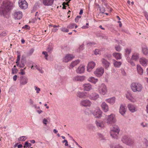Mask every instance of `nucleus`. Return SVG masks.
Instances as JSON below:
<instances>
[{"mask_svg": "<svg viewBox=\"0 0 148 148\" xmlns=\"http://www.w3.org/2000/svg\"><path fill=\"white\" fill-rule=\"evenodd\" d=\"M121 141L123 143L130 146H133L134 143V139L128 136H123L121 138Z\"/></svg>", "mask_w": 148, "mask_h": 148, "instance_id": "3", "label": "nucleus"}, {"mask_svg": "<svg viewBox=\"0 0 148 148\" xmlns=\"http://www.w3.org/2000/svg\"><path fill=\"white\" fill-rule=\"evenodd\" d=\"M33 106L34 107L35 109H40V107L39 106H37L36 105V104L33 105Z\"/></svg>", "mask_w": 148, "mask_h": 148, "instance_id": "64", "label": "nucleus"}, {"mask_svg": "<svg viewBox=\"0 0 148 148\" xmlns=\"http://www.w3.org/2000/svg\"><path fill=\"white\" fill-rule=\"evenodd\" d=\"M127 107L129 110L131 112L133 113L137 111V109L136 107L132 104H129L127 105Z\"/></svg>", "mask_w": 148, "mask_h": 148, "instance_id": "30", "label": "nucleus"}, {"mask_svg": "<svg viewBox=\"0 0 148 148\" xmlns=\"http://www.w3.org/2000/svg\"><path fill=\"white\" fill-rule=\"evenodd\" d=\"M47 122V119L44 118L43 119L42 121V123L46 125Z\"/></svg>", "mask_w": 148, "mask_h": 148, "instance_id": "55", "label": "nucleus"}, {"mask_svg": "<svg viewBox=\"0 0 148 148\" xmlns=\"http://www.w3.org/2000/svg\"><path fill=\"white\" fill-rule=\"evenodd\" d=\"M88 127L90 129H93L95 128V126L92 124H90L88 125Z\"/></svg>", "mask_w": 148, "mask_h": 148, "instance_id": "53", "label": "nucleus"}, {"mask_svg": "<svg viewBox=\"0 0 148 148\" xmlns=\"http://www.w3.org/2000/svg\"><path fill=\"white\" fill-rule=\"evenodd\" d=\"M101 109L105 112H107L109 111V106L105 102H103L101 105Z\"/></svg>", "mask_w": 148, "mask_h": 148, "instance_id": "20", "label": "nucleus"}, {"mask_svg": "<svg viewBox=\"0 0 148 148\" xmlns=\"http://www.w3.org/2000/svg\"><path fill=\"white\" fill-rule=\"evenodd\" d=\"M29 28V27L27 25H25L24 26L22 27V28L28 29Z\"/></svg>", "mask_w": 148, "mask_h": 148, "instance_id": "63", "label": "nucleus"}, {"mask_svg": "<svg viewBox=\"0 0 148 148\" xmlns=\"http://www.w3.org/2000/svg\"><path fill=\"white\" fill-rule=\"evenodd\" d=\"M115 48L116 50L117 51L119 52L121 50V47L119 45L115 46Z\"/></svg>", "mask_w": 148, "mask_h": 148, "instance_id": "49", "label": "nucleus"}, {"mask_svg": "<svg viewBox=\"0 0 148 148\" xmlns=\"http://www.w3.org/2000/svg\"><path fill=\"white\" fill-rule=\"evenodd\" d=\"M92 104L91 102L88 99H82L80 102L81 106L85 107H90Z\"/></svg>", "mask_w": 148, "mask_h": 148, "instance_id": "11", "label": "nucleus"}, {"mask_svg": "<svg viewBox=\"0 0 148 148\" xmlns=\"http://www.w3.org/2000/svg\"><path fill=\"white\" fill-rule=\"evenodd\" d=\"M61 30L62 31L65 32H68L69 31V29L65 27H62Z\"/></svg>", "mask_w": 148, "mask_h": 148, "instance_id": "51", "label": "nucleus"}, {"mask_svg": "<svg viewBox=\"0 0 148 148\" xmlns=\"http://www.w3.org/2000/svg\"><path fill=\"white\" fill-rule=\"evenodd\" d=\"M80 60H77L71 62L70 64L69 69H73L75 66L77 65L80 62Z\"/></svg>", "mask_w": 148, "mask_h": 148, "instance_id": "27", "label": "nucleus"}, {"mask_svg": "<svg viewBox=\"0 0 148 148\" xmlns=\"http://www.w3.org/2000/svg\"><path fill=\"white\" fill-rule=\"evenodd\" d=\"M104 69L101 67L98 68L94 72V73L97 77H100L103 75Z\"/></svg>", "mask_w": 148, "mask_h": 148, "instance_id": "10", "label": "nucleus"}, {"mask_svg": "<svg viewBox=\"0 0 148 148\" xmlns=\"http://www.w3.org/2000/svg\"><path fill=\"white\" fill-rule=\"evenodd\" d=\"M75 25V23H71L67 27L69 29H72L74 28Z\"/></svg>", "mask_w": 148, "mask_h": 148, "instance_id": "47", "label": "nucleus"}, {"mask_svg": "<svg viewBox=\"0 0 148 148\" xmlns=\"http://www.w3.org/2000/svg\"><path fill=\"white\" fill-rule=\"evenodd\" d=\"M103 66L106 68H107L110 65V63L106 60L102 58L101 60Z\"/></svg>", "mask_w": 148, "mask_h": 148, "instance_id": "33", "label": "nucleus"}, {"mask_svg": "<svg viewBox=\"0 0 148 148\" xmlns=\"http://www.w3.org/2000/svg\"><path fill=\"white\" fill-rule=\"evenodd\" d=\"M38 12H36V13H35V18L34 19H33V21H34V22L35 21H36V16H38Z\"/></svg>", "mask_w": 148, "mask_h": 148, "instance_id": "61", "label": "nucleus"}, {"mask_svg": "<svg viewBox=\"0 0 148 148\" xmlns=\"http://www.w3.org/2000/svg\"><path fill=\"white\" fill-rule=\"evenodd\" d=\"M126 111V106L125 104H121L120 105L119 112L122 115L124 116L125 114Z\"/></svg>", "mask_w": 148, "mask_h": 148, "instance_id": "19", "label": "nucleus"}, {"mask_svg": "<svg viewBox=\"0 0 148 148\" xmlns=\"http://www.w3.org/2000/svg\"><path fill=\"white\" fill-rule=\"evenodd\" d=\"M87 80L88 82L95 84L98 82V79L94 77H90L88 78Z\"/></svg>", "mask_w": 148, "mask_h": 148, "instance_id": "35", "label": "nucleus"}, {"mask_svg": "<svg viewBox=\"0 0 148 148\" xmlns=\"http://www.w3.org/2000/svg\"><path fill=\"white\" fill-rule=\"evenodd\" d=\"M136 69L137 72L138 74L140 75H142L143 74V70L140 65L138 64L137 65Z\"/></svg>", "mask_w": 148, "mask_h": 148, "instance_id": "34", "label": "nucleus"}, {"mask_svg": "<svg viewBox=\"0 0 148 148\" xmlns=\"http://www.w3.org/2000/svg\"><path fill=\"white\" fill-rule=\"evenodd\" d=\"M17 56L16 62V65L17 66L20 68H23L25 66L24 60L22 58L21 62H20V60L21 58V54L18 51H17Z\"/></svg>", "mask_w": 148, "mask_h": 148, "instance_id": "7", "label": "nucleus"}, {"mask_svg": "<svg viewBox=\"0 0 148 148\" xmlns=\"http://www.w3.org/2000/svg\"><path fill=\"white\" fill-rule=\"evenodd\" d=\"M142 52L145 56L148 55V47L146 45H143L142 47Z\"/></svg>", "mask_w": 148, "mask_h": 148, "instance_id": "32", "label": "nucleus"}, {"mask_svg": "<svg viewBox=\"0 0 148 148\" xmlns=\"http://www.w3.org/2000/svg\"><path fill=\"white\" fill-rule=\"evenodd\" d=\"M23 16V13L21 11L16 10L14 14V17L15 19H20Z\"/></svg>", "mask_w": 148, "mask_h": 148, "instance_id": "15", "label": "nucleus"}, {"mask_svg": "<svg viewBox=\"0 0 148 148\" xmlns=\"http://www.w3.org/2000/svg\"><path fill=\"white\" fill-rule=\"evenodd\" d=\"M116 98L115 97H112L105 100L106 101L111 105H113L116 101Z\"/></svg>", "mask_w": 148, "mask_h": 148, "instance_id": "29", "label": "nucleus"}, {"mask_svg": "<svg viewBox=\"0 0 148 148\" xmlns=\"http://www.w3.org/2000/svg\"><path fill=\"white\" fill-rule=\"evenodd\" d=\"M12 72L13 74L15 73L17 71V70L16 68V66L14 65L13 68L12 69Z\"/></svg>", "mask_w": 148, "mask_h": 148, "instance_id": "46", "label": "nucleus"}, {"mask_svg": "<svg viewBox=\"0 0 148 148\" xmlns=\"http://www.w3.org/2000/svg\"><path fill=\"white\" fill-rule=\"evenodd\" d=\"M31 144L30 143H28L27 142H26L25 143L24 147L25 148L28 147H31Z\"/></svg>", "mask_w": 148, "mask_h": 148, "instance_id": "48", "label": "nucleus"}, {"mask_svg": "<svg viewBox=\"0 0 148 148\" xmlns=\"http://www.w3.org/2000/svg\"><path fill=\"white\" fill-rule=\"evenodd\" d=\"M85 66L83 64L79 65L76 70V72L78 74H82L84 72Z\"/></svg>", "mask_w": 148, "mask_h": 148, "instance_id": "17", "label": "nucleus"}, {"mask_svg": "<svg viewBox=\"0 0 148 148\" xmlns=\"http://www.w3.org/2000/svg\"><path fill=\"white\" fill-rule=\"evenodd\" d=\"M74 58V56L71 54H67L63 58L62 62H67L73 59Z\"/></svg>", "mask_w": 148, "mask_h": 148, "instance_id": "14", "label": "nucleus"}, {"mask_svg": "<svg viewBox=\"0 0 148 148\" xmlns=\"http://www.w3.org/2000/svg\"><path fill=\"white\" fill-rule=\"evenodd\" d=\"M3 5L0 8V15L5 16L8 12L12 9V3L9 1H4Z\"/></svg>", "mask_w": 148, "mask_h": 148, "instance_id": "1", "label": "nucleus"}, {"mask_svg": "<svg viewBox=\"0 0 148 148\" xmlns=\"http://www.w3.org/2000/svg\"><path fill=\"white\" fill-rule=\"evenodd\" d=\"M110 148H123V147L119 144L115 145L111 144L110 145Z\"/></svg>", "mask_w": 148, "mask_h": 148, "instance_id": "40", "label": "nucleus"}, {"mask_svg": "<svg viewBox=\"0 0 148 148\" xmlns=\"http://www.w3.org/2000/svg\"><path fill=\"white\" fill-rule=\"evenodd\" d=\"M53 49V45L52 44H51L49 45L47 48V51L49 53L52 52Z\"/></svg>", "mask_w": 148, "mask_h": 148, "instance_id": "39", "label": "nucleus"}, {"mask_svg": "<svg viewBox=\"0 0 148 148\" xmlns=\"http://www.w3.org/2000/svg\"><path fill=\"white\" fill-rule=\"evenodd\" d=\"M98 137L101 140H106V138L104 136V135L100 133H98L97 134Z\"/></svg>", "mask_w": 148, "mask_h": 148, "instance_id": "41", "label": "nucleus"}, {"mask_svg": "<svg viewBox=\"0 0 148 148\" xmlns=\"http://www.w3.org/2000/svg\"><path fill=\"white\" fill-rule=\"evenodd\" d=\"M98 90L100 95H104L107 94L108 89L106 85L104 83H102L99 85Z\"/></svg>", "mask_w": 148, "mask_h": 148, "instance_id": "6", "label": "nucleus"}, {"mask_svg": "<svg viewBox=\"0 0 148 148\" xmlns=\"http://www.w3.org/2000/svg\"><path fill=\"white\" fill-rule=\"evenodd\" d=\"M144 13L146 18L148 21V14L145 11Z\"/></svg>", "mask_w": 148, "mask_h": 148, "instance_id": "57", "label": "nucleus"}, {"mask_svg": "<svg viewBox=\"0 0 148 148\" xmlns=\"http://www.w3.org/2000/svg\"><path fill=\"white\" fill-rule=\"evenodd\" d=\"M141 125L143 127H146L148 126V124L142 122L141 123Z\"/></svg>", "mask_w": 148, "mask_h": 148, "instance_id": "52", "label": "nucleus"}, {"mask_svg": "<svg viewBox=\"0 0 148 148\" xmlns=\"http://www.w3.org/2000/svg\"><path fill=\"white\" fill-rule=\"evenodd\" d=\"M28 79L27 77H24L22 76L21 78L20 81V86H22L27 84L28 82Z\"/></svg>", "mask_w": 148, "mask_h": 148, "instance_id": "25", "label": "nucleus"}, {"mask_svg": "<svg viewBox=\"0 0 148 148\" xmlns=\"http://www.w3.org/2000/svg\"><path fill=\"white\" fill-rule=\"evenodd\" d=\"M121 72L122 74L123 75H125L126 74V73L125 70L123 69H121Z\"/></svg>", "mask_w": 148, "mask_h": 148, "instance_id": "60", "label": "nucleus"}, {"mask_svg": "<svg viewBox=\"0 0 148 148\" xmlns=\"http://www.w3.org/2000/svg\"><path fill=\"white\" fill-rule=\"evenodd\" d=\"M65 143V146H68V142L66 140H64L63 141H62V143Z\"/></svg>", "mask_w": 148, "mask_h": 148, "instance_id": "59", "label": "nucleus"}, {"mask_svg": "<svg viewBox=\"0 0 148 148\" xmlns=\"http://www.w3.org/2000/svg\"><path fill=\"white\" fill-rule=\"evenodd\" d=\"M102 111L99 108H97L92 112V114L95 118H100L102 116Z\"/></svg>", "mask_w": 148, "mask_h": 148, "instance_id": "9", "label": "nucleus"}, {"mask_svg": "<svg viewBox=\"0 0 148 148\" xmlns=\"http://www.w3.org/2000/svg\"><path fill=\"white\" fill-rule=\"evenodd\" d=\"M42 53L45 55V59L46 60H48L47 57L48 56V55L47 52L46 51H44L42 52Z\"/></svg>", "mask_w": 148, "mask_h": 148, "instance_id": "50", "label": "nucleus"}, {"mask_svg": "<svg viewBox=\"0 0 148 148\" xmlns=\"http://www.w3.org/2000/svg\"><path fill=\"white\" fill-rule=\"evenodd\" d=\"M132 51V49L130 48H127L125 49L124 55L125 57L126 58L128 62L130 63L132 66H134L135 64L134 62L131 60L129 56L130 54L131 53Z\"/></svg>", "mask_w": 148, "mask_h": 148, "instance_id": "5", "label": "nucleus"}, {"mask_svg": "<svg viewBox=\"0 0 148 148\" xmlns=\"http://www.w3.org/2000/svg\"><path fill=\"white\" fill-rule=\"evenodd\" d=\"M95 66L96 63L95 62L93 61L89 62L87 66V71L88 72H91L95 67Z\"/></svg>", "mask_w": 148, "mask_h": 148, "instance_id": "12", "label": "nucleus"}, {"mask_svg": "<svg viewBox=\"0 0 148 148\" xmlns=\"http://www.w3.org/2000/svg\"><path fill=\"white\" fill-rule=\"evenodd\" d=\"M106 122L108 125H112L115 123L116 121L115 114H111L106 116Z\"/></svg>", "mask_w": 148, "mask_h": 148, "instance_id": "4", "label": "nucleus"}, {"mask_svg": "<svg viewBox=\"0 0 148 148\" xmlns=\"http://www.w3.org/2000/svg\"><path fill=\"white\" fill-rule=\"evenodd\" d=\"M131 88L134 92H140L143 88L142 85L137 82H133L130 85Z\"/></svg>", "mask_w": 148, "mask_h": 148, "instance_id": "2", "label": "nucleus"}, {"mask_svg": "<svg viewBox=\"0 0 148 148\" xmlns=\"http://www.w3.org/2000/svg\"><path fill=\"white\" fill-rule=\"evenodd\" d=\"M85 79V77L84 76L77 75L73 78V80L75 82H82Z\"/></svg>", "mask_w": 148, "mask_h": 148, "instance_id": "22", "label": "nucleus"}, {"mask_svg": "<svg viewBox=\"0 0 148 148\" xmlns=\"http://www.w3.org/2000/svg\"><path fill=\"white\" fill-rule=\"evenodd\" d=\"M35 68L38 70L41 73H43L42 69L40 67L36 65L35 66Z\"/></svg>", "mask_w": 148, "mask_h": 148, "instance_id": "45", "label": "nucleus"}, {"mask_svg": "<svg viewBox=\"0 0 148 148\" xmlns=\"http://www.w3.org/2000/svg\"><path fill=\"white\" fill-rule=\"evenodd\" d=\"M29 102L30 105H33L34 103L33 101L31 99H29Z\"/></svg>", "mask_w": 148, "mask_h": 148, "instance_id": "58", "label": "nucleus"}, {"mask_svg": "<svg viewBox=\"0 0 148 148\" xmlns=\"http://www.w3.org/2000/svg\"><path fill=\"white\" fill-rule=\"evenodd\" d=\"M144 142H145V145L146 146H148V141L146 139H144Z\"/></svg>", "mask_w": 148, "mask_h": 148, "instance_id": "62", "label": "nucleus"}, {"mask_svg": "<svg viewBox=\"0 0 148 148\" xmlns=\"http://www.w3.org/2000/svg\"><path fill=\"white\" fill-rule=\"evenodd\" d=\"M99 97V95L96 92L92 93L88 96V97L90 100L94 101H95Z\"/></svg>", "mask_w": 148, "mask_h": 148, "instance_id": "18", "label": "nucleus"}, {"mask_svg": "<svg viewBox=\"0 0 148 148\" xmlns=\"http://www.w3.org/2000/svg\"><path fill=\"white\" fill-rule=\"evenodd\" d=\"M18 3L19 7L22 9H26L28 7V4L25 0H19Z\"/></svg>", "mask_w": 148, "mask_h": 148, "instance_id": "13", "label": "nucleus"}, {"mask_svg": "<svg viewBox=\"0 0 148 148\" xmlns=\"http://www.w3.org/2000/svg\"><path fill=\"white\" fill-rule=\"evenodd\" d=\"M120 131L119 127L117 125H113L112 127L110 129V132H116L117 134L119 133Z\"/></svg>", "mask_w": 148, "mask_h": 148, "instance_id": "31", "label": "nucleus"}, {"mask_svg": "<svg viewBox=\"0 0 148 148\" xmlns=\"http://www.w3.org/2000/svg\"><path fill=\"white\" fill-rule=\"evenodd\" d=\"M81 17V16H77L75 19V22H78L79 20V19Z\"/></svg>", "mask_w": 148, "mask_h": 148, "instance_id": "54", "label": "nucleus"}, {"mask_svg": "<svg viewBox=\"0 0 148 148\" xmlns=\"http://www.w3.org/2000/svg\"><path fill=\"white\" fill-rule=\"evenodd\" d=\"M34 51V49H30L28 53V54L29 55H31Z\"/></svg>", "mask_w": 148, "mask_h": 148, "instance_id": "56", "label": "nucleus"}, {"mask_svg": "<svg viewBox=\"0 0 148 148\" xmlns=\"http://www.w3.org/2000/svg\"><path fill=\"white\" fill-rule=\"evenodd\" d=\"M113 60L114 61V65L116 67L119 68L122 64V62H118L115 60Z\"/></svg>", "mask_w": 148, "mask_h": 148, "instance_id": "38", "label": "nucleus"}, {"mask_svg": "<svg viewBox=\"0 0 148 148\" xmlns=\"http://www.w3.org/2000/svg\"><path fill=\"white\" fill-rule=\"evenodd\" d=\"M27 136H22L19 137L18 138V140L19 141H24L27 138Z\"/></svg>", "mask_w": 148, "mask_h": 148, "instance_id": "42", "label": "nucleus"}, {"mask_svg": "<svg viewBox=\"0 0 148 148\" xmlns=\"http://www.w3.org/2000/svg\"><path fill=\"white\" fill-rule=\"evenodd\" d=\"M34 88L35 90L36 91V93L37 94H38L40 92V89L37 86H34Z\"/></svg>", "mask_w": 148, "mask_h": 148, "instance_id": "44", "label": "nucleus"}, {"mask_svg": "<svg viewBox=\"0 0 148 148\" xmlns=\"http://www.w3.org/2000/svg\"><path fill=\"white\" fill-rule=\"evenodd\" d=\"M139 61L140 64L144 66H146L148 63V60L144 57L140 58L139 59Z\"/></svg>", "mask_w": 148, "mask_h": 148, "instance_id": "21", "label": "nucleus"}, {"mask_svg": "<svg viewBox=\"0 0 148 148\" xmlns=\"http://www.w3.org/2000/svg\"><path fill=\"white\" fill-rule=\"evenodd\" d=\"M94 52L95 55H100L101 53L100 50L99 49H96Z\"/></svg>", "mask_w": 148, "mask_h": 148, "instance_id": "43", "label": "nucleus"}, {"mask_svg": "<svg viewBox=\"0 0 148 148\" xmlns=\"http://www.w3.org/2000/svg\"><path fill=\"white\" fill-rule=\"evenodd\" d=\"M119 133L117 134L116 132H110V136L114 138L117 139L119 138Z\"/></svg>", "mask_w": 148, "mask_h": 148, "instance_id": "37", "label": "nucleus"}, {"mask_svg": "<svg viewBox=\"0 0 148 148\" xmlns=\"http://www.w3.org/2000/svg\"><path fill=\"white\" fill-rule=\"evenodd\" d=\"M54 0H42V3L45 6H51L53 4Z\"/></svg>", "mask_w": 148, "mask_h": 148, "instance_id": "24", "label": "nucleus"}, {"mask_svg": "<svg viewBox=\"0 0 148 148\" xmlns=\"http://www.w3.org/2000/svg\"><path fill=\"white\" fill-rule=\"evenodd\" d=\"M140 54L137 52H134L132 53V56L131 59L132 61L133 60L135 61L137 60L139 58Z\"/></svg>", "mask_w": 148, "mask_h": 148, "instance_id": "28", "label": "nucleus"}, {"mask_svg": "<svg viewBox=\"0 0 148 148\" xmlns=\"http://www.w3.org/2000/svg\"><path fill=\"white\" fill-rule=\"evenodd\" d=\"M113 56L117 60L121 58V54L119 53H114L113 54Z\"/></svg>", "mask_w": 148, "mask_h": 148, "instance_id": "36", "label": "nucleus"}, {"mask_svg": "<svg viewBox=\"0 0 148 148\" xmlns=\"http://www.w3.org/2000/svg\"><path fill=\"white\" fill-rule=\"evenodd\" d=\"M95 123L98 128L102 129L104 127V123L103 121L101 120H96Z\"/></svg>", "mask_w": 148, "mask_h": 148, "instance_id": "23", "label": "nucleus"}, {"mask_svg": "<svg viewBox=\"0 0 148 148\" xmlns=\"http://www.w3.org/2000/svg\"><path fill=\"white\" fill-rule=\"evenodd\" d=\"M83 90L84 91H89L92 89V85L90 83H86L83 84L82 86Z\"/></svg>", "mask_w": 148, "mask_h": 148, "instance_id": "16", "label": "nucleus"}, {"mask_svg": "<svg viewBox=\"0 0 148 148\" xmlns=\"http://www.w3.org/2000/svg\"><path fill=\"white\" fill-rule=\"evenodd\" d=\"M126 98L130 102L134 103L136 101L137 99L136 97H133L130 92L127 91L125 94Z\"/></svg>", "mask_w": 148, "mask_h": 148, "instance_id": "8", "label": "nucleus"}, {"mask_svg": "<svg viewBox=\"0 0 148 148\" xmlns=\"http://www.w3.org/2000/svg\"><path fill=\"white\" fill-rule=\"evenodd\" d=\"M87 93L83 92H78L77 93V96L80 98H85L88 97Z\"/></svg>", "mask_w": 148, "mask_h": 148, "instance_id": "26", "label": "nucleus"}]
</instances>
